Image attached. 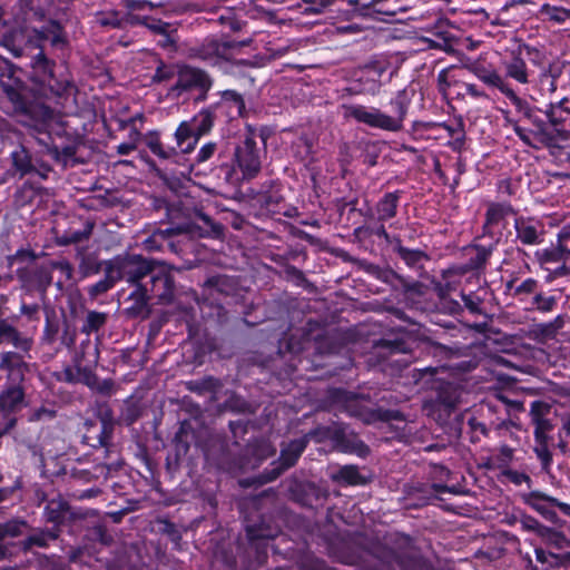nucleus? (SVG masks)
Listing matches in <instances>:
<instances>
[{
    "label": "nucleus",
    "mask_w": 570,
    "mask_h": 570,
    "mask_svg": "<svg viewBox=\"0 0 570 570\" xmlns=\"http://www.w3.org/2000/svg\"><path fill=\"white\" fill-rule=\"evenodd\" d=\"M111 433H112V425L104 421L101 423V429H100V432L98 435V441L101 446H107L108 441L111 438Z\"/></svg>",
    "instance_id": "nucleus-64"
},
{
    "label": "nucleus",
    "mask_w": 570,
    "mask_h": 570,
    "mask_svg": "<svg viewBox=\"0 0 570 570\" xmlns=\"http://www.w3.org/2000/svg\"><path fill=\"white\" fill-rule=\"evenodd\" d=\"M77 374L80 377V382L85 383L89 387H95V384L98 382L97 376L92 372V366H81V364L78 363Z\"/></svg>",
    "instance_id": "nucleus-45"
},
{
    "label": "nucleus",
    "mask_w": 570,
    "mask_h": 570,
    "mask_svg": "<svg viewBox=\"0 0 570 570\" xmlns=\"http://www.w3.org/2000/svg\"><path fill=\"white\" fill-rule=\"evenodd\" d=\"M55 416H56V411L53 409L40 406L30 413L29 421L36 422V421H41V420H46V419L50 420V419H53Z\"/></svg>",
    "instance_id": "nucleus-53"
},
{
    "label": "nucleus",
    "mask_w": 570,
    "mask_h": 570,
    "mask_svg": "<svg viewBox=\"0 0 570 570\" xmlns=\"http://www.w3.org/2000/svg\"><path fill=\"white\" fill-rule=\"evenodd\" d=\"M521 528L524 531L534 532L542 538H551V542H557L559 539H563V535L541 524L535 518L530 515H523L520 520Z\"/></svg>",
    "instance_id": "nucleus-20"
},
{
    "label": "nucleus",
    "mask_w": 570,
    "mask_h": 570,
    "mask_svg": "<svg viewBox=\"0 0 570 570\" xmlns=\"http://www.w3.org/2000/svg\"><path fill=\"white\" fill-rule=\"evenodd\" d=\"M334 478L348 485H361L366 483L365 478L360 474L358 469L355 465L342 466Z\"/></svg>",
    "instance_id": "nucleus-32"
},
{
    "label": "nucleus",
    "mask_w": 570,
    "mask_h": 570,
    "mask_svg": "<svg viewBox=\"0 0 570 570\" xmlns=\"http://www.w3.org/2000/svg\"><path fill=\"white\" fill-rule=\"evenodd\" d=\"M16 441L26 446L33 455H37L39 454V448L37 445V442L36 440H33L32 438H27L24 436V433L21 432V433H18L16 435Z\"/></svg>",
    "instance_id": "nucleus-58"
},
{
    "label": "nucleus",
    "mask_w": 570,
    "mask_h": 570,
    "mask_svg": "<svg viewBox=\"0 0 570 570\" xmlns=\"http://www.w3.org/2000/svg\"><path fill=\"white\" fill-rule=\"evenodd\" d=\"M57 538H58V533L56 531L41 530V531H38V532L33 533L32 535L28 537L23 542V547H24V549H29L32 546L45 548L48 546V543L50 541H53Z\"/></svg>",
    "instance_id": "nucleus-35"
},
{
    "label": "nucleus",
    "mask_w": 570,
    "mask_h": 570,
    "mask_svg": "<svg viewBox=\"0 0 570 570\" xmlns=\"http://www.w3.org/2000/svg\"><path fill=\"white\" fill-rule=\"evenodd\" d=\"M17 423V419L0 406V435H4L9 432Z\"/></svg>",
    "instance_id": "nucleus-46"
},
{
    "label": "nucleus",
    "mask_w": 570,
    "mask_h": 570,
    "mask_svg": "<svg viewBox=\"0 0 570 570\" xmlns=\"http://www.w3.org/2000/svg\"><path fill=\"white\" fill-rule=\"evenodd\" d=\"M462 301L465 307L473 314L481 313V299L478 296L462 294Z\"/></svg>",
    "instance_id": "nucleus-57"
},
{
    "label": "nucleus",
    "mask_w": 570,
    "mask_h": 570,
    "mask_svg": "<svg viewBox=\"0 0 570 570\" xmlns=\"http://www.w3.org/2000/svg\"><path fill=\"white\" fill-rule=\"evenodd\" d=\"M533 303L540 312H550L556 305V299L552 296H543L542 294H535Z\"/></svg>",
    "instance_id": "nucleus-49"
},
{
    "label": "nucleus",
    "mask_w": 570,
    "mask_h": 570,
    "mask_svg": "<svg viewBox=\"0 0 570 570\" xmlns=\"http://www.w3.org/2000/svg\"><path fill=\"white\" fill-rule=\"evenodd\" d=\"M523 50L529 57L534 56L535 58H532V61L534 63H539L537 58L540 57V51L533 47L524 46L523 48H519L517 51H513L508 59L503 60L502 66L507 78L527 86L532 82V72L529 70L528 65L522 57Z\"/></svg>",
    "instance_id": "nucleus-7"
},
{
    "label": "nucleus",
    "mask_w": 570,
    "mask_h": 570,
    "mask_svg": "<svg viewBox=\"0 0 570 570\" xmlns=\"http://www.w3.org/2000/svg\"><path fill=\"white\" fill-rule=\"evenodd\" d=\"M175 139L177 145L176 149H179V151L184 154H189L195 149L199 137L188 121H183L175 131Z\"/></svg>",
    "instance_id": "nucleus-15"
},
{
    "label": "nucleus",
    "mask_w": 570,
    "mask_h": 570,
    "mask_svg": "<svg viewBox=\"0 0 570 570\" xmlns=\"http://www.w3.org/2000/svg\"><path fill=\"white\" fill-rule=\"evenodd\" d=\"M195 132L200 138L202 136L209 132L213 127L214 118L210 111L204 110L196 115L191 120L188 121Z\"/></svg>",
    "instance_id": "nucleus-30"
},
{
    "label": "nucleus",
    "mask_w": 570,
    "mask_h": 570,
    "mask_svg": "<svg viewBox=\"0 0 570 570\" xmlns=\"http://www.w3.org/2000/svg\"><path fill=\"white\" fill-rule=\"evenodd\" d=\"M540 110L534 108L531 116H528L525 120L531 124V128H525L517 122H511L512 128L517 136L528 146L533 148H540L541 145L550 146L554 141V132L551 130L548 122H546L540 116Z\"/></svg>",
    "instance_id": "nucleus-5"
},
{
    "label": "nucleus",
    "mask_w": 570,
    "mask_h": 570,
    "mask_svg": "<svg viewBox=\"0 0 570 570\" xmlns=\"http://www.w3.org/2000/svg\"><path fill=\"white\" fill-rule=\"evenodd\" d=\"M450 68H444L438 73V89L443 95L454 83V79L450 76Z\"/></svg>",
    "instance_id": "nucleus-48"
},
{
    "label": "nucleus",
    "mask_w": 570,
    "mask_h": 570,
    "mask_svg": "<svg viewBox=\"0 0 570 570\" xmlns=\"http://www.w3.org/2000/svg\"><path fill=\"white\" fill-rule=\"evenodd\" d=\"M129 299H132L135 302L134 305L130 307V311L134 314L138 315L147 309L148 295L146 288L138 286L137 289L129 295Z\"/></svg>",
    "instance_id": "nucleus-41"
},
{
    "label": "nucleus",
    "mask_w": 570,
    "mask_h": 570,
    "mask_svg": "<svg viewBox=\"0 0 570 570\" xmlns=\"http://www.w3.org/2000/svg\"><path fill=\"white\" fill-rule=\"evenodd\" d=\"M140 138V132L137 129H131L129 134V140L126 142H121L117 146V153L119 155H129L137 148V144Z\"/></svg>",
    "instance_id": "nucleus-43"
},
{
    "label": "nucleus",
    "mask_w": 570,
    "mask_h": 570,
    "mask_svg": "<svg viewBox=\"0 0 570 570\" xmlns=\"http://www.w3.org/2000/svg\"><path fill=\"white\" fill-rule=\"evenodd\" d=\"M24 35L21 30H12L3 35L1 45L7 48L14 57L23 53Z\"/></svg>",
    "instance_id": "nucleus-26"
},
{
    "label": "nucleus",
    "mask_w": 570,
    "mask_h": 570,
    "mask_svg": "<svg viewBox=\"0 0 570 570\" xmlns=\"http://www.w3.org/2000/svg\"><path fill=\"white\" fill-rule=\"evenodd\" d=\"M391 105L394 107L397 114L396 117H393V120H399L401 130L403 128V121L410 106V97L407 96L406 90H400L395 98L391 101Z\"/></svg>",
    "instance_id": "nucleus-34"
},
{
    "label": "nucleus",
    "mask_w": 570,
    "mask_h": 570,
    "mask_svg": "<svg viewBox=\"0 0 570 570\" xmlns=\"http://www.w3.org/2000/svg\"><path fill=\"white\" fill-rule=\"evenodd\" d=\"M235 157L244 178L250 179L259 173L261 150L257 147L255 132L250 128L237 146Z\"/></svg>",
    "instance_id": "nucleus-6"
},
{
    "label": "nucleus",
    "mask_w": 570,
    "mask_h": 570,
    "mask_svg": "<svg viewBox=\"0 0 570 570\" xmlns=\"http://www.w3.org/2000/svg\"><path fill=\"white\" fill-rule=\"evenodd\" d=\"M547 411H548V407L544 403L539 402V401L532 402L531 409H530V415H531L532 423L540 419H543Z\"/></svg>",
    "instance_id": "nucleus-61"
},
{
    "label": "nucleus",
    "mask_w": 570,
    "mask_h": 570,
    "mask_svg": "<svg viewBox=\"0 0 570 570\" xmlns=\"http://www.w3.org/2000/svg\"><path fill=\"white\" fill-rule=\"evenodd\" d=\"M342 449L345 452L355 453L361 458H364L370 453L368 446L355 436L345 438L342 442Z\"/></svg>",
    "instance_id": "nucleus-39"
},
{
    "label": "nucleus",
    "mask_w": 570,
    "mask_h": 570,
    "mask_svg": "<svg viewBox=\"0 0 570 570\" xmlns=\"http://www.w3.org/2000/svg\"><path fill=\"white\" fill-rule=\"evenodd\" d=\"M107 321V315L105 313L91 311L87 314L86 321L82 325L81 331L86 334H90L91 332H97L100 327L105 325Z\"/></svg>",
    "instance_id": "nucleus-38"
},
{
    "label": "nucleus",
    "mask_w": 570,
    "mask_h": 570,
    "mask_svg": "<svg viewBox=\"0 0 570 570\" xmlns=\"http://www.w3.org/2000/svg\"><path fill=\"white\" fill-rule=\"evenodd\" d=\"M254 453L259 460H265L275 454V449L267 441H262Z\"/></svg>",
    "instance_id": "nucleus-63"
},
{
    "label": "nucleus",
    "mask_w": 570,
    "mask_h": 570,
    "mask_svg": "<svg viewBox=\"0 0 570 570\" xmlns=\"http://www.w3.org/2000/svg\"><path fill=\"white\" fill-rule=\"evenodd\" d=\"M401 197L400 191H392L385 194L376 204L377 218L381 222L389 220L396 215L399 200Z\"/></svg>",
    "instance_id": "nucleus-19"
},
{
    "label": "nucleus",
    "mask_w": 570,
    "mask_h": 570,
    "mask_svg": "<svg viewBox=\"0 0 570 570\" xmlns=\"http://www.w3.org/2000/svg\"><path fill=\"white\" fill-rule=\"evenodd\" d=\"M95 21L101 27L121 28L122 26L120 13L115 10L97 12Z\"/></svg>",
    "instance_id": "nucleus-37"
},
{
    "label": "nucleus",
    "mask_w": 570,
    "mask_h": 570,
    "mask_svg": "<svg viewBox=\"0 0 570 570\" xmlns=\"http://www.w3.org/2000/svg\"><path fill=\"white\" fill-rule=\"evenodd\" d=\"M24 401V391L20 385H12L0 393V406L11 414L19 410Z\"/></svg>",
    "instance_id": "nucleus-18"
},
{
    "label": "nucleus",
    "mask_w": 570,
    "mask_h": 570,
    "mask_svg": "<svg viewBox=\"0 0 570 570\" xmlns=\"http://www.w3.org/2000/svg\"><path fill=\"white\" fill-rule=\"evenodd\" d=\"M347 410L351 415L358 417L367 424L375 423L377 421L399 420L401 417V414L397 411L370 409L360 400H353Z\"/></svg>",
    "instance_id": "nucleus-10"
},
{
    "label": "nucleus",
    "mask_w": 570,
    "mask_h": 570,
    "mask_svg": "<svg viewBox=\"0 0 570 570\" xmlns=\"http://www.w3.org/2000/svg\"><path fill=\"white\" fill-rule=\"evenodd\" d=\"M110 262L115 272L119 274V281L126 279L132 285H137L151 274L156 265H161L160 262L147 259L140 255L116 256Z\"/></svg>",
    "instance_id": "nucleus-4"
},
{
    "label": "nucleus",
    "mask_w": 570,
    "mask_h": 570,
    "mask_svg": "<svg viewBox=\"0 0 570 570\" xmlns=\"http://www.w3.org/2000/svg\"><path fill=\"white\" fill-rule=\"evenodd\" d=\"M563 104L564 100L552 104L547 111V117L549 119L548 125L554 132V139L563 130V127L570 122V110L566 108Z\"/></svg>",
    "instance_id": "nucleus-16"
},
{
    "label": "nucleus",
    "mask_w": 570,
    "mask_h": 570,
    "mask_svg": "<svg viewBox=\"0 0 570 570\" xmlns=\"http://www.w3.org/2000/svg\"><path fill=\"white\" fill-rule=\"evenodd\" d=\"M539 14L544 21L553 24H563L570 21V8L543 3L539 9Z\"/></svg>",
    "instance_id": "nucleus-21"
},
{
    "label": "nucleus",
    "mask_w": 570,
    "mask_h": 570,
    "mask_svg": "<svg viewBox=\"0 0 570 570\" xmlns=\"http://www.w3.org/2000/svg\"><path fill=\"white\" fill-rule=\"evenodd\" d=\"M513 459V450L509 445H501L499 449V466H507Z\"/></svg>",
    "instance_id": "nucleus-60"
},
{
    "label": "nucleus",
    "mask_w": 570,
    "mask_h": 570,
    "mask_svg": "<svg viewBox=\"0 0 570 570\" xmlns=\"http://www.w3.org/2000/svg\"><path fill=\"white\" fill-rule=\"evenodd\" d=\"M306 445H307V438L304 436L301 439L293 440L288 444H286L284 448H282L281 456H279V466L274 468L271 471V473L267 478V481L275 480L277 476H279L282 474L283 471L293 466L297 462V460L302 455V453L304 452Z\"/></svg>",
    "instance_id": "nucleus-9"
},
{
    "label": "nucleus",
    "mask_w": 570,
    "mask_h": 570,
    "mask_svg": "<svg viewBox=\"0 0 570 570\" xmlns=\"http://www.w3.org/2000/svg\"><path fill=\"white\" fill-rule=\"evenodd\" d=\"M341 110L344 119H354L372 128L386 131H400L399 120H393L392 116L384 114L379 108L356 104H343Z\"/></svg>",
    "instance_id": "nucleus-2"
},
{
    "label": "nucleus",
    "mask_w": 570,
    "mask_h": 570,
    "mask_svg": "<svg viewBox=\"0 0 570 570\" xmlns=\"http://www.w3.org/2000/svg\"><path fill=\"white\" fill-rule=\"evenodd\" d=\"M39 40H48L53 47L66 45V38L62 35L61 27L57 22H51L47 28L37 31Z\"/></svg>",
    "instance_id": "nucleus-27"
},
{
    "label": "nucleus",
    "mask_w": 570,
    "mask_h": 570,
    "mask_svg": "<svg viewBox=\"0 0 570 570\" xmlns=\"http://www.w3.org/2000/svg\"><path fill=\"white\" fill-rule=\"evenodd\" d=\"M129 21L130 23H141V24H145L146 27H148L150 30L159 33V35H164L167 32V29H168V23L166 22H163V21H155L153 23H147V19H141L139 17H135V16H130L129 17Z\"/></svg>",
    "instance_id": "nucleus-47"
},
{
    "label": "nucleus",
    "mask_w": 570,
    "mask_h": 570,
    "mask_svg": "<svg viewBox=\"0 0 570 570\" xmlns=\"http://www.w3.org/2000/svg\"><path fill=\"white\" fill-rule=\"evenodd\" d=\"M503 474L515 485H521L522 483H527L528 487L531 485V478L523 472L504 470Z\"/></svg>",
    "instance_id": "nucleus-51"
},
{
    "label": "nucleus",
    "mask_w": 570,
    "mask_h": 570,
    "mask_svg": "<svg viewBox=\"0 0 570 570\" xmlns=\"http://www.w3.org/2000/svg\"><path fill=\"white\" fill-rule=\"evenodd\" d=\"M216 147L217 146L215 142H207L204 146H202L197 154V161L205 163L208 159H210L216 151Z\"/></svg>",
    "instance_id": "nucleus-59"
},
{
    "label": "nucleus",
    "mask_w": 570,
    "mask_h": 570,
    "mask_svg": "<svg viewBox=\"0 0 570 570\" xmlns=\"http://www.w3.org/2000/svg\"><path fill=\"white\" fill-rule=\"evenodd\" d=\"M512 212V207L508 204H490L485 213L484 228L488 229L499 225Z\"/></svg>",
    "instance_id": "nucleus-24"
},
{
    "label": "nucleus",
    "mask_w": 570,
    "mask_h": 570,
    "mask_svg": "<svg viewBox=\"0 0 570 570\" xmlns=\"http://www.w3.org/2000/svg\"><path fill=\"white\" fill-rule=\"evenodd\" d=\"M538 281L534 278H527L521 284L515 285V281L511 279L507 283V288L513 292V296L521 297L535 293L538 288Z\"/></svg>",
    "instance_id": "nucleus-36"
},
{
    "label": "nucleus",
    "mask_w": 570,
    "mask_h": 570,
    "mask_svg": "<svg viewBox=\"0 0 570 570\" xmlns=\"http://www.w3.org/2000/svg\"><path fill=\"white\" fill-rule=\"evenodd\" d=\"M474 255L469 259L468 263L460 267L450 268L443 273V279H446L452 274L463 275L470 271L481 269L485 266L487 261L491 256L492 247L474 246Z\"/></svg>",
    "instance_id": "nucleus-12"
},
{
    "label": "nucleus",
    "mask_w": 570,
    "mask_h": 570,
    "mask_svg": "<svg viewBox=\"0 0 570 570\" xmlns=\"http://www.w3.org/2000/svg\"><path fill=\"white\" fill-rule=\"evenodd\" d=\"M538 442H539V445L534 449V451H535L537 456L541 461L542 466L544 469H547L552 461V456H551V453L546 444V441H538Z\"/></svg>",
    "instance_id": "nucleus-52"
},
{
    "label": "nucleus",
    "mask_w": 570,
    "mask_h": 570,
    "mask_svg": "<svg viewBox=\"0 0 570 570\" xmlns=\"http://www.w3.org/2000/svg\"><path fill=\"white\" fill-rule=\"evenodd\" d=\"M119 281V274L115 272L110 259L105 263V278L90 286L88 293L92 297H97L114 287Z\"/></svg>",
    "instance_id": "nucleus-22"
},
{
    "label": "nucleus",
    "mask_w": 570,
    "mask_h": 570,
    "mask_svg": "<svg viewBox=\"0 0 570 570\" xmlns=\"http://www.w3.org/2000/svg\"><path fill=\"white\" fill-rule=\"evenodd\" d=\"M213 83L214 80L206 70L189 65H180L177 66V80L169 88L168 95L178 98L183 94L197 91V99L205 100Z\"/></svg>",
    "instance_id": "nucleus-1"
},
{
    "label": "nucleus",
    "mask_w": 570,
    "mask_h": 570,
    "mask_svg": "<svg viewBox=\"0 0 570 570\" xmlns=\"http://www.w3.org/2000/svg\"><path fill=\"white\" fill-rule=\"evenodd\" d=\"M177 77V70H175L174 67L171 66H166L165 63H160L154 76H153V80L155 82H163V81H167V80H170L171 78L174 77Z\"/></svg>",
    "instance_id": "nucleus-44"
},
{
    "label": "nucleus",
    "mask_w": 570,
    "mask_h": 570,
    "mask_svg": "<svg viewBox=\"0 0 570 570\" xmlns=\"http://www.w3.org/2000/svg\"><path fill=\"white\" fill-rule=\"evenodd\" d=\"M537 441H546V433L551 429V423L546 417L533 422Z\"/></svg>",
    "instance_id": "nucleus-56"
},
{
    "label": "nucleus",
    "mask_w": 570,
    "mask_h": 570,
    "mask_svg": "<svg viewBox=\"0 0 570 570\" xmlns=\"http://www.w3.org/2000/svg\"><path fill=\"white\" fill-rule=\"evenodd\" d=\"M567 68V61L553 60L544 68L540 76V83L548 86V90L553 94L558 89V79L562 76Z\"/></svg>",
    "instance_id": "nucleus-17"
},
{
    "label": "nucleus",
    "mask_w": 570,
    "mask_h": 570,
    "mask_svg": "<svg viewBox=\"0 0 570 570\" xmlns=\"http://www.w3.org/2000/svg\"><path fill=\"white\" fill-rule=\"evenodd\" d=\"M1 338H8L17 348L28 352L31 347V340L21 336L10 324H2L0 327Z\"/></svg>",
    "instance_id": "nucleus-28"
},
{
    "label": "nucleus",
    "mask_w": 570,
    "mask_h": 570,
    "mask_svg": "<svg viewBox=\"0 0 570 570\" xmlns=\"http://www.w3.org/2000/svg\"><path fill=\"white\" fill-rule=\"evenodd\" d=\"M218 106L228 108L230 112H234L237 116H242L245 111L244 98L235 90L222 91Z\"/></svg>",
    "instance_id": "nucleus-25"
},
{
    "label": "nucleus",
    "mask_w": 570,
    "mask_h": 570,
    "mask_svg": "<svg viewBox=\"0 0 570 570\" xmlns=\"http://www.w3.org/2000/svg\"><path fill=\"white\" fill-rule=\"evenodd\" d=\"M160 233H153L148 238L142 242V247L148 252L161 249V240L159 239Z\"/></svg>",
    "instance_id": "nucleus-62"
},
{
    "label": "nucleus",
    "mask_w": 570,
    "mask_h": 570,
    "mask_svg": "<svg viewBox=\"0 0 570 570\" xmlns=\"http://www.w3.org/2000/svg\"><path fill=\"white\" fill-rule=\"evenodd\" d=\"M27 525L23 520H10L0 523V540L4 538H16L22 533V529Z\"/></svg>",
    "instance_id": "nucleus-40"
},
{
    "label": "nucleus",
    "mask_w": 570,
    "mask_h": 570,
    "mask_svg": "<svg viewBox=\"0 0 570 570\" xmlns=\"http://www.w3.org/2000/svg\"><path fill=\"white\" fill-rule=\"evenodd\" d=\"M517 239L523 245H538L542 242V224L533 218L517 217L514 219Z\"/></svg>",
    "instance_id": "nucleus-11"
},
{
    "label": "nucleus",
    "mask_w": 570,
    "mask_h": 570,
    "mask_svg": "<svg viewBox=\"0 0 570 570\" xmlns=\"http://www.w3.org/2000/svg\"><path fill=\"white\" fill-rule=\"evenodd\" d=\"M394 242H395L394 250L409 266L416 265L425 257L424 253L420 249H410V248L404 247L401 244V239L399 237H395Z\"/></svg>",
    "instance_id": "nucleus-31"
},
{
    "label": "nucleus",
    "mask_w": 570,
    "mask_h": 570,
    "mask_svg": "<svg viewBox=\"0 0 570 570\" xmlns=\"http://www.w3.org/2000/svg\"><path fill=\"white\" fill-rule=\"evenodd\" d=\"M69 510L68 503L61 498L51 499L45 508V517L48 522L60 524Z\"/></svg>",
    "instance_id": "nucleus-23"
},
{
    "label": "nucleus",
    "mask_w": 570,
    "mask_h": 570,
    "mask_svg": "<svg viewBox=\"0 0 570 570\" xmlns=\"http://www.w3.org/2000/svg\"><path fill=\"white\" fill-rule=\"evenodd\" d=\"M465 68L483 83L499 89L500 92H502L504 88L508 87V83L503 80L499 72L491 67L474 62L465 66Z\"/></svg>",
    "instance_id": "nucleus-13"
},
{
    "label": "nucleus",
    "mask_w": 570,
    "mask_h": 570,
    "mask_svg": "<svg viewBox=\"0 0 570 570\" xmlns=\"http://www.w3.org/2000/svg\"><path fill=\"white\" fill-rule=\"evenodd\" d=\"M503 94L510 102L514 106L515 110L523 116L525 119L528 116H531V112L535 107L530 106V104L519 97L517 92L508 85L507 88L501 92Z\"/></svg>",
    "instance_id": "nucleus-33"
},
{
    "label": "nucleus",
    "mask_w": 570,
    "mask_h": 570,
    "mask_svg": "<svg viewBox=\"0 0 570 570\" xmlns=\"http://www.w3.org/2000/svg\"><path fill=\"white\" fill-rule=\"evenodd\" d=\"M153 291H158V287L161 285L163 291L159 292L158 296L160 298H166L171 296L174 292V278L167 271H161L158 274L151 277Z\"/></svg>",
    "instance_id": "nucleus-29"
},
{
    "label": "nucleus",
    "mask_w": 570,
    "mask_h": 570,
    "mask_svg": "<svg viewBox=\"0 0 570 570\" xmlns=\"http://www.w3.org/2000/svg\"><path fill=\"white\" fill-rule=\"evenodd\" d=\"M0 370H6L9 376L22 381L29 366L20 354L16 352H4L1 354Z\"/></svg>",
    "instance_id": "nucleus-14"
},
{
    "label": "nucleus",
    "mask_w": 570,
    "mask_h": 570,
    "mask_svg": "<svg viewBox=\"0 0 570 570\" xmlns=\"http://www.w3.org/2000/svg\"><path fill=\"white\" fill-rule=\"evenodd\" d=\"M234 47V42L209 36L202 42L189 46L187 56L191 59L202 60L209 66H219L223 61L230 59Z\"/></svg>",
    "instance_id": "nucleus-3"
},
{
    "label": "nucleus",
    "mask_w": 570,
    "mask_h": 570,
    "mask_svg": "<svg viewBox=\"0 0 570 570\" xmlns=\"http://www.w3.org/2000/svg\"><path fill=\"white\" fill-rule=\"evenodd\" d=\"M523 502L541 514L546 520L556 522L558 515L554 508H558L564 515L570 517V504L559 501L541 491H531L523 495Z\"/></svg>",
    "instance_id": "nucleus-8"
},
{
    "label": "nucleus",
    "mask_w": 570,
    "mask_h": 570,
    "mask_svg": "<svg viewBox=\"0 0 570 570\" xmlns=\"http://www.w3.org/2000/svg\"><path fill=\"white\" fill-rule=\"evenodd\" d=\"M382 346L389 348L391 353H409V345L402 340H384L382 341Z\"/></svg>",
    "instance_id": "nucleus-54"
},
{
    "label": "nucleus",
    "mask_w": 570,
    "mask_h": 570,
    "mask_svg": "<svg viewBox=\"0 0 570 570\" xmlns=\"http://www.w3.org/2000/svg\"><path fill=\"white\" fill-rule=\"evenodd\" d=\"M189 232V227L187 225H178L175 227H168L165 229H156L155 233L159 234V239L163 242L169 237H173L175 235L186 234Z\"/></svg>",
    "instance_id": "nucleus-50"
},
{
    "label": "nucleus",
    "mask_w": 570,
    "mask_h": 570,
    "mask_svg": "<svg viewBox=\"0 0 570 570\" xmlns=\"http://www.w3.org/2000/svg\"><path fill=\"white\" fill-rule=\"evenodd\" d=\"M125 7L130 11H141L145 9H154L159 4H155L148 0H125Z\"/></svg>",
    "instance_id": "nucleus-55"
},
{
    "label": "nucleus",
    "mask_w": 570,
    "mask_h": 570,
    "mask_svg": "<svg viewBox=\"0 0 570 570\" xmlns=\"http://www.w3.org/2000/svg\"><path fill=\"white\" fill-rule=\"evenodd\" d=\"M567 253H570V249L564 244L559 242V239L557 238L556 246L553 248H551V250H546L543 253V261L551 262V263H559L560 261H562L564 258V255Z\"/></svg>",
    "instance_id": "nucleus-42"
}]
</instances>
